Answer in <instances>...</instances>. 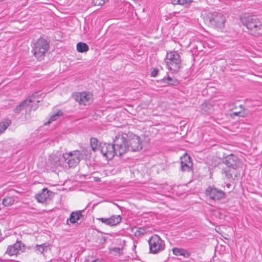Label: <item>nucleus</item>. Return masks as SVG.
<instances>
[{
	"label": "nucleus",
	"mask_w": 262,
	"mask_h": 262,
	"mask_svg": "<svg viewBox=\"0 0 262 262\" xmlns=\"http://www.w3.org/2000/svg\"><path fill=\"white\" fill-rule=\"evenodd\" d=\"M24 245L21 242H17L13 245L8 246L6 252V254L10 256L16 255L19 252L22 251Z\"/></svg>",
	"instance_id": "12"
},
{
	"label": "nucleus",
	"mask_w": 262,
	"mask_h": 262,
	"mask_svg": "<svg viewBox=\"0 0 262 262\" xmlns=\"http://www.w3.org/2000/svg\"><path fill=\"white\" fill-rule=\"evenodd\" d=\"M171 81H172L171 78L170 77H167V83L168 84H171L172 83L171 82Z\"/></svg>",
	"instance_id": "35"
},
{
	"label": "nucleus",
	"mask_w": 262,
	"mask_h": 262,
	"mask_svg": "<svg viewBox=\"0 0 262 262\" xmlns=\"http://www.w3.org/2000/svg\"><path fill=\"white\" fill-rule=\"evenodd\" d=\"M226 17L221 13L215 12L209 17L210 25L217 29H222L225 26Z\"/></svg>",
	"instance_id": "8"
},
{
	"label": "nucleus",
	"mask_w": 262,
	"mask_h": 262,
	"mask_svg": "<svg viewBox=\"0 0 262 262\" xmlns=\"http://www.w3.org/2000/svg\"><path fill=\"white\" fill-rule=\"evenodd\" d=\"M92 262H102V260L100 259H96L94 260Z\"/></svg>",
	"instance_id": "36"
},
{
	"label": "nucleus",
	"mask_w": 262,
	"mask_h": 262,
	"mask_svg": "<svg viewBox=\"0 0 262 262\" xmlns=\"http://www.w3.org/2000/svg\"><path fill=\"white\" fill-rule=\"evenodd\" d=\"M173 253L176 255H181L185 257H188L190 253L184 249L174 248L172 249Z\"/></svg>",
	"instance_id": "17"
},
{
	"label": "nucleus",
	"mask_w": 262,
	"mask_h": 262,
	"mask_svg": "<svg viewBox=\"0 0 262 262\" xmlns=\"http://www.w3.org/2000/svg\"><path fill=\"white\" fill-rule=\"evenodd\" d=\"M226 165L229 167L232 168L233 169H235L238 164V159L236 156L233 155L228 156L225 160Z\"/></svg>",
	"instance_id": "14"
},
{
	"label": "nucleus",
	"mask_w": 262,
	"mask_h": 262,
	"mask_svg": "<svg viewBox=\"0 0 262 262\" xmlns=\"http://www.w3.org/2000/svg\"><path fill=\"white\" fill-rule=\"evenodd\" d=\"M35 249L37 253L43 254L51 251V245L49 243H45L41 245H36Z\"/></svg>",
	"instance_id": "15"
},
{
	"label": "nucleus",
	"mask_w": 262,
	"mask_h": 262,
	"mask_svg": "<svg viewBox=\"0 0 262 262\" xmlns=\"http://www.w3.org/2000/svg\"><path fill=\"white\" fill-rule=\"evenodd\" d=\"M35 97H36V94H33L32 97L30 98V99H32L33 100H34V101H33V102H39V100H35ZM32 103H33V102H31V103H29V106H27V108H29V111H30L31 110H33V111H35L36 110L37 107H38V105L36 104H31Z\"/></svg>",
	"instance_id": "25"
},
{
	"label": "nucleus",
	"mask_w": 262,
	"mask_h": 262,
	"mask_svg": "<svg viewBox=\"0 0 262 262\" xmlns=\"http://www.w3.org/2000/svg\"><path fill=\"white\" fill-rule=\"evenodd\" d=\"M90 142H91V146L92 147V149L94 151H96V150H99L98 146H99V143L98 144V141L96 138H92L91 139Z\"/></svg>",
	"instance_id": "24"
},
{
	"label": "nucleus",
	"mask_w": 262,
	"mask_h": 262,
	"mask_svg": "<svg viewBox=\"0 0 262 262\" xmlns=\"http://www.w3.org/2000/svg\"><path fill=\"white\" fill-rule=\"evenodd\" d=\"M242 24L249 30L250 33L254 36L262 35V24L260 20L255 16L245 14L241 17Z\"/></svg>",
	"instance_id": "2"
},
{
	"label": "nucleus",
	"mask_w": 262,
	"mask_h": 262,
	"mask_svg": "<svg viewBox=\"0 0 262 262\" xmlns=\"http://www.w3.org/2000/svg\"><path fill=\"white\" fill-rule=\"evenodd\" d=\"M125 135L118 134L116 136V145L122 155L127 151H137L142 148V141L140 137L133 135L126 138Z\"/></svg>",
	"instance_id": "1"
},
{
	"label": "nucleus",
	"mask_w": 262,
	"mask_h": 262,
	"mask_svg": "<svg viewBox=\"0 0 262 262\" xmlns=\"http://www.w3.org/2000/svg\"><path fill=\"white\" fill-rule=\"evenodd\" d=\"M77 50L79 53H83L88 51L89 47L88 45L82 42H79L76 46Z\"/></svg>",
	"instance_id": "20"
},
{
	"label": "nucleus",
	"mask_w": 262,
	"mask_h": 262,
	"mask_svg": "<svg viewBox=\"0 0 262 262\" xmlns=\"http://www.w3.org/2000/svg\"><path fill=\"white\" fill-rule=\"evenodd\" d=\"M107 0H93L92 4L94 6H102L104 5Z\"/></svg>",
	"instance_id": "29"
},
{
	"label": "nucleus",
	"mask_w": 262,
	"mask_h": 262,
	"mask_svg": "<svg viewBox=\"0 0 262 262\" xmlns=\"http://www.w3.org/2000/svg\"><path fill=\"white\" fill-rule=\"evenodd\" d=\"M81 216H82L81 211H75V212H72L71 213L70 219H68V221L70 220L71 223H75L80 219V217Z\"/></svg>",
	"instance_id": "18"
},
{
	"label": "nucleus",
	"mask_w": 262,
	"mask_h": 262,
	"mask_svg": "<svg viewBox=\"0 0 262 262\" xmlns=\"http://www.w3.org/2000/svg\"><path fill=\"white\" fill-rule=\"evenodd\" d=\"M181 170L183 171H190L191 170L193 164L188 154H185L181 158Z\"/></svg>",
	"instance_id": "11"
},
{
	"label": "nucleus",
	"mask_w": 262,
	"mask_h": 262,
	"mask_svg": "<svg viewBox=\"0 0 262 262\" xmlns=\"http://www.w3.org/2000/svg\"><path fill=\"white\" fill-rule=\"evenodd\" d=\"M116 137L113 140V144L106 143H100L98 146L99 150L101 151L104 157L108 160H111L116 156H121L119 155V150L116 145Z\"/></svg>",
	"instance_id": "4"
},
{
	"label": "nucleus",
	"mask_w": 262,
	"mask_h": 262,
	"mask_svg": "<svg viewBox=\"0 0 262 262\" xmlns=\"http://www.w3.org/2000/svg\"><path fill=\"white\" fill-rule=\"evenodd\" d=\"M192 2V0H177V4L184 5L185 4H190Z\"/></svg>",
	"instance_id": "31"
},
{
	"label": "nucleus",
	"mask_w": 262,
	"mask_h": 262,
	"mask_svg": "<svg viewBox=\"0 0 262 262\" xmlns=\"http://www.w3.org/2000/svg\"><path fill=\"white\" fill-rule=\"evenodd\" d=\"M164 61L167 68L172 72H178L181 67L182 59L177 51H171L167 52Z\"/></svg>",
	"instance_id": "3"
},
{
	"label": "nucleus",
	"mask_w": 262,
	"mask_h": 262,
	"mask_svg": "<svg viewBox=\"0 0 262 262\" xmlns=\"http://www.w3.org/2000/svg\"><path fill=\"white\" fill-rule=\"evenodd\" d=\"M62 114V112L60 111H58L56 114L51 116L49 121L47 123H45V125L49 124L52 121L56 120L58 118V117L61 116Z\"/></svg>",
	"instance_id": "26"
},
{
	"label": "nucleus",
	"mask_w": 262,
	"mask_h": 262,
	"mask_svg": "<svg viewBox=\"0 0 262 262\" xmlns=\"http://www.w3.org/2000/svg\"><path fill=\"white\" fill-rule=\"evenodd\" d=\"M148 244L150 251L152 253H157L165 248L164 241L156 234L149 239Z\"/></svg>",
	"instance_id": "7"
},
{
	"label": "nucleus",
	"mask_w": 262,
	"mask_h": 262,
	"mask_svg": "<svg viewBox=\"0 0 262 262\" xmlns=\"http://www.w3.org/2000/svg\"><path fill=\"white\" fill-rule=\"evenodd\" d=\"M158 70L154 69L151 72V75L152 77H156L158 75Z\"/></svg>",
	"instance_id": "33"
},
{
	"label": "nucleus",
	"mask_w": 262,
	"mask_h": 262,
	"mask_svg": "<svg viewBox=\"0 0 262 262\" xmlns=\"http://www.w3.org/2000/svg\"><path fill=\"white\" fill-rule=\"evenodd\" d=\"M34 101L32 99H27L24 100L21 103L18 105L16 108L14 109V112L16 113H18L22 110L27 108L29 106V103Z\"/></svg>",
	"instance_id": "16"
},
{
	"label": "nucleus",
	"mask_w": 262,
	"mask_h": 262,
	"mask_svg": "<svg viewBox=\"0 0 262 262\" xmlns=\"http://www.w3.org/2000/svg\"><path fill=\"white\" fill-rule=\"evenodd\" d=\"M206 194L213 201H219L225 197V193L223 191L218 189L214 186L208 187L206 189Z\"/></svg>",
	"instance_id": "9"
},
{
	"label": "nucleus",
	"mask_w": 262,
	"mask_h": 262,
	"mask_svg": "<svg viewBox=\"0 0 262 262\" xmlns=\"http://www.w3.org/2000/svg\"><path fill=\"white\" fill-rule=\"evenodd\" d=\"M225 172L227 179H230L231 178H232V173H233V172H232L231 170H226L225 171Z\"/></svg>",
	"instance_id": "32"
},
{
	"label": "nucleus",
	"mask_w": 262,
	"mask_h": 262,
	"mask_svg": "<svg viewBox=\"0 0 262 262\" xmlns=\"http://www.w3.org/2000/svg\"><path fill=\"white\" fill-rule=\"evenodd\" d=\"M49 48V43L42 38H39L35 43L32 52L34 56L39 61L43 59Z\"/></svg>",
	"instance_id": "5"
},
{
	"label": "nucleus",
	"mask_w": 262,
	"mask_h": 262,
	"mask_svg": "<svg viewBox=\"0 0 262 262\" xmlns=\"http://www.w3.org/2000/svg\"><path fill=\"white\" fill-rule=\"evenodd\" d=\"M146 232V230L143 228H138L136 231L135 232V235L136 236H141V235L145 234Z\"/></svg>",
	"instance_id": "28"
},
{
	"label": "nucleus",
	"mask_w": 262,
	"mask_h": 262,
	"mask_svg": "<svg viewBox=\"0 0 262 262\" xmlns=\"http://www.w3.org/2000/svg\"><path fill=\"white\" fill-rule=\"evenodd\" d=\"M11 123V121L8 119L0 122V135L5 131Z\"/></svg>",
	"instance_id": "21"
},
{
	"label": "nucleus",
	"mask_w": 262,
	"mask_h": 262,
	"mask_svg": "<svg viewBox=\"0 0 262 262\" xmlns=\"http://www.w3.org/2000/svg\"><path fill=\"white\" fill-rule=\"evenodd\" d=\"M109 219L111 222V226L117 225L121 221V217L119 215H112Z\"/></svg>",
	"instance_id": "22"
},
{
	"label": "nucleus",
	"mask_w": 262,
	"mask_h": 262,
	"mask_svg": "<svg viewBox=\"0 0 262 262\" xmlns=\"http://www.w3.org/2000/svg\"><path fill=\"white\" fill-rule=\"evenodd\" d=\"M239 107H240V111H235V112H233L232 114H231V116H242V117H243L244 116V107L242 106V105H239Z\"/></svg>",
	"instance_id": "27"
},
{
	"label": "nucleus",
	"mask_w": 262,
	"mask_h": 262,
	"mask_svg": "<svg viewBox=\"0 0 262 262\" xmlns=\"http://www.w3.org/2000/svg\"><path fill=\"white\" fill-rule=\"evenodd\" d=\"M62 158L68 164L69 167H75L82 158V155L79 150L63 154Z\"/></svg>",
	"instance_id": "6"
},
{
	"label": "nucleus",
	"mask_w": 262,
	"mask_h": 262,
	"mask_svg": "<svg viewBox=\"0 0 262 262\" xmlns=\"http://www.w3.org/2000/svg\"><path fill=\"white\" fill-rule=\"evenodd\" d=\"M74 97L80 105H89L93 101V95L90 92L77 93L74 95Z\"/></svg>",
	"instance_id": "10"
},
{
	"label": "nucleus",
	"mask_w": 262,
	"mask_h": 262,
	"mask_svg": "<svg viewBox=\"0 0 262 262\" xmlns=\"http://www.w3.org/2000/svg\"><path fill=\"white\" fill-rule=\"evenodd\" d=\"M49 163L54 167H57L61 165L60 160L55 155H52L50 156Z\"/></svg>",
	"instance_id": "19"
},
{
	"label": "nucleus",
	"mask_w": 262,
	"mask_h": 262,
	"mask_svg": "<svg viewBox=\"0 0 262 262\" xmlns=\"http://www.w3.org/2000/svg\"><path fill=\"white\" fill-rule=\"evenodd\" d=\"M15 201V199L12 196H7L3 200V204L5 206H10L12 205Z\"/></svg>",
	"instance_id": "23"
},
{
	"label": "nucleus",
	"mask_w": 262,
	"mask_h": 262,
	"mask_svg": "<svg viewBox=\"0 0 262 262\" xmlns=\"http://www.w3.org/2000/svg\"><path fill=\"white\" fill-rule=\"evenodd\" d=\"M207 106H208V104L207 103H204L202 104V108L205 111L208 112V110L205 109V107Z\"/></svg>",
	"instance_id": "34"
},
{
	"label": "nucleus",
	"mask_w": 262,
	"mask_h": 262,
	"mask_svg": "<svg viewBox=\"0 0 262 262\" xmlns=\"http://www.w3.org/2000/svg\"><path fill=\"white\" fill-rule=\"evenodd\" d=\"M208 106H209L208 108H209L210 107H211V106L210 104H209Z\"/></svg>",
	"instance_id": "37"
},
{
	"label": "nucleus",
	"mask_w": 262,
	"mask_h": 262,
	"mask_svg": "<svg viewBox=\"0 0 262 262\" xmlns=\"http://www.w3.org/2000/svg\"><path fill=\"white\" fill-rule=\"evenodd\" d=\"M98 220L100 221L102 223L105 224L106 225L111 226V222L110 221L109 218H98L97 219Z\"/></svg>",
	"instance_id": "30"
},
{
	"label": "nucleus",
	"mask_w": 262,
	"mask_h": 262,
	"mask_svg": "<svg viewBox=\"0 0 262 262\" xmlns=\"http://www.w3.org/2000/svg\"><path fill=\"white\" fill-rule=\"evenodd\" d=\"M51 193L52 192L47 188H43L40 192L36 195L35 198L38 202L43 203L47 201Z\"/></svg>",
	"instance_id": "13"
}]
</instances>
